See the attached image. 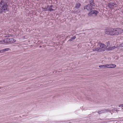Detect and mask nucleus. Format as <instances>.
Returning <instances> with one entry per match:
<instances>
[{
    "label": "nucleus",
    "instance_id": "nucleus-20",
    "mask_svg": "<svg viewBox=\"0 0 123 123\" xmlns=\"http://www.w3.org/2000/svg\"><path fill=\"white\" fill-rule=\"evenodd\" d=\"M123 47V43H122L120 44L118 46L119 47Z\"/></svg>",
    "mask_w": 123,
    "mask_h": 123
},
{
    "label": "nucleus",
    "instance_id": "nucleus-5",
    "mask_svg": "<svg viewBox=\"0 0 123 123\" xmlns=\"http://www.w3.org/2000/svg\"><path fill=\"white\" fill-rule=\"evenodd\" d=\"M106 45L104 44L101 43L100 45L99 48L100 49V51H105V49L106 47Z\"/></svg>",
    "mask_w": 123,
    "mask_h": 123
},
{
    "label": "nucleus",
    "instance_id": "nucleus-23",
    "mask_svg": "<svg viewBox=\"0 0 123 123\" xmlns=\"http://www.w3.org/2000/svg\"><path fill=\"white\" fill-rule=\"evenodd\" d=\"M116 106L117 107H123V104H121L119 105L118 106Z\"/></svg>",
    "mask_w": 123,
    "mask_h": 123
},
{
    "label": "nucleus",
    "instance_id": "nucleus-18",
    "mask_svg": "<svg viewBox=\"0 0 123 123\" xmlns=\"http://www.w3.org/2000/svg\"><path fill=\"white\" fill-rule=\"evenodd\" d=\"M48 8H47H47H43V7L42 8V9L43 10V11H47V10H48Z\"/></svg>",
    "mask_w": 123,
    "mask_h": 123
},
{
    "label": "nucleus",
    "instance_id": "nucleus-12",
    "mask_svg": "<svg viewBox=\"0 0 123 123\" xmlns=\"http://www.w3.org/2000/svg\"><path fill=\"white\" fill-rule=\"evenodd\" d=\"M10 38H7L4 40V41L5 43H10Z\"/></svg>",
    "mask_w": 123,
    "mask_h": 123
},
{
    "label": "nucleus",
    "instance_id": "nucleus-22",
    "mask_svg": "<svg viewBox=\"0 0 123 123\" xmlns=\"http://www.w3.org/2000/svg\"><path fill=\"white\" fill-rule=\"evenodd\" d=\"M106 68H111L110 64H106Z\"/></svg>",
    "mask_w": 123,
    "mask_h": 123
},
{
    "label": "nucleus",
    "instance_id": "nucleus-26",
    "mask_svg": "<svg viewBox=\"0 0 123 123\" xmlns=\"http://www.w3.org/2000/svg\"><path fill=\"white\" fill-rule=\"evenodd\" d=\"M80 12V10L79 9H78L77 10V11L76 12Z\"/></svg>",
    "mask_w": 123,
    "mask_h": 123
},
{
    "label": "nucleus",
    "instance_id": "nucleus-1",
    "mask_svg": "<svg viewBox=\"0 0 123 123\" xmlns=\"http://www.w3.org/2000/svg\"><path fill=\"white\" fill-rule=\"evenodd\" d=\"M123 32V29L119 28H111L110 29L106 30L105 31L106 34L112 36L117 35Z\"/></svg>",
    "mask_w": 123,
    "mask_h": 123
},
{
    "label": "nucleus",
    "instance_id": "nucleus-6",
    "mask_svg": "<svg viewBox=\"0 0 123 123\" xmlns=\"http://www.w3.org/2000/svg\"><path fill=\"white\" fill-rule=\"evenodd\" d=\"M114 5H116L115 3L113 2H111L109 3L108 4V7L110 8H113V6Z\"/></svg>",
    "mask_w": 123,
    "mask_h": 123
},
{
    "label": "nucleus",
    "instance_id": "nucleus-24",
    "mask_svg": "<svg viewBox=\"0 0 123 123\" xmlns=\"http://www.w3.org/2000/svg\"><path fill=\"white\" fill-rule=\"evenodd\" d=\"M111 47H112V50L113 49H115V48H117V47H116L115 46H114Z\"/></svg>",
    "mask_w": 123,
    "mask_h": 123
},
{
    "label": "nucleus",
    "instance_id": "nucleus-9",
    "mask_svg": "<svg viewBox=\"0 0 123 123\" xmlns=\"http://www.w3.org/2000/svg\"><path fill=\"white\" fill-rule=\"evenodd\" d=\"M81 6V5L78 2H76L75 5V7L76 9H79L80 8Z\"/></svg>",
    "mask_w": 123,
    "mask_h": 123
},
{
    "label": "nucleus",
    "instance_id": "nucleus-21",
    "mask_svg": "<svg viewBox=\"0 0 123 123\" xmlns=\"http://www.w3.org/2000/svg\"><path fill=\"white\" fill-rule=\"evenodd\" d=\"M110 42L108 41V42H106V45L107 47L109 46L110 45Z\"/></svg>",
    "mask_w": 123,
    "mask_h": 123
},
{
    "label": "nucleus",
    "instance_id": "nucleus-3",
    "mask_svg": "<svg viewBox=\"0 0 123 123\" xmlns=\"http://www.w3.org/2000/svg\"><path fill=\"white\" fill-rule=\"evenodd\" d=\"M8 7L7 4H5V5L1 6L0 7V13L2 14L4 12L5 13V11H7V8Z\"/></svg>",
    "mask_w": 123,
    "mask_h": 123
},
{
    "label": "nucleus",
    "instance_id": "nucleus-2",
    "mask_svg": "<svg viewBox=\"0 0 123 123\" xmlns=\"http://www.w3.org/2000/svg\"><path fill=\"white\" fill-rule=\"evenodd\" d=\"M99 13V12L95 10H92L87 13L88 17H92L97 16Z\"/></svg>",
    "mask_w": 123,
    "mask_h": 123
},
{
    "label": "nucleus",
    "instance_id": "nucleus-19",
    "mask_svg": "<svg viewBox=\"0 0 123 123\" xmlns=\"http://www.w3.org/2000/svg\"><path fill=\"white\" fill-rule=\"evenodd\" d=\"M106 50L108 51L111 50H112V47H110L107 48H106Z\"/></svg>",
    "mask_w": 123,
    "mask_h": 123
},
{
    "label": "nucleus",
    "instance_id": "nucleus-17",
    "mask_svg": "<svg viewBox=\"0 0 123 123\" xmlns=\"http://www.w3.org/2000/svg\"><path fill=\"white\" fill-rule=\"evenodd\" d=\"M110 66L111 68H114L116 66L115 65L112 64H110Z\"/></svg>",
    "mask_w": 123,
    "mask_h": 123
},
{
    "label": "nucleus",
    "instance_id": "nucleus-16",
    "mask_svg": "<svg viewBox=\"0 0 123 123\" xmlns=\"http://www.w3.org/2000/svg\"><path fill=\"white\" fill-rule=\"evenodd\" d=\"M99 67L100 68H106V65H99Z\"/></svg>",
    "mask_w": 123,
    "mask_h": 123
},
{
    "label": "nucleus",
    "instance_id": "nucleus-7",
    "mask_svg": "<svg viewBox=\"0 0 123 123\" xmlns=\"http://www.w3.org/2000/svg\"><path fill=\"white\" fill-rule=\"evenodd\" d=\"M5 4H7V2H6L4 0H1L0 1V7L1 6L5 5Z\"/></svg>",
    "mask_w": 123,
    "mask_h": 123
},
{
    "label": "nucleus",
    "instance_id": "nucleus-15",
    "mask_svg": "<svg viewBox=\"0 0 123 123\" xmlns=\"http://www.w3.org/2000/svg\"><path fill=\"white\" fill-rule=\"evenodd\" d=\"M93 51H100V49L99 47H98L95 49H93Z\"/></svg>",
    "mask_w": 123,
    "mask_h": 123
},
{
    "label": "nucleus",
    "instance_id": "nucleus-14",
    "mask_svg": "<svg viewBox=\"0 0 123 123\" xmlns=\"http://www.w3.org/2000/svg\"><path fill=\"white\" fill-rule=\"evenodd\" d=\"M76 38V37L75 36H74L73 37H71V38L70 39L68 40L67 42H68L69 41H73Z\"/></svg>",
    "mask_w": 123,
    "mask_h": 123
},
{
    "label": "nucleus",
    "instance_id": "nucleus-30",
    "mask_svg": "<svg viewBox=\"0 0 123 123\" xmlns=\"http://www.w3.org/2000/svg\"><path fill=\"white\" fill-rule=\"evenodd\" d=\"M41 47H42V46H40V48H41Z\"/></svg>",
    "mask_w": 123,
    "mask_h": 123
},
{
    "label": "nucleus",
    "instance_id": "nucleus-29",
    "mask_svg": "<svg viewBox=\"0 0 123 123\" xmlns=\"http://www.w3.org/2000/svg\"><path fill=\"white\" fill-rule=\"evenodd\" d=\"M108 110V111H110V110H109V109H108V110Z\"/></svg>",
    "mask_w": 123,
    "mask_h": 123
},
{
    "label": "nucleus",
    "instance_id": "nucleus-10",
    "mask_svg": "<svg viewBox=\"0 0 123 123\" xmlns=\"http://www.w3.org/2000/svg\"><path fill=\"white\" fill-rule=\"evenodd\" d=\"M9 49V48H6L0 50V53H4L6 51H8Z\"/></svg>",
    "mask_w": 123,
    "mask_h": 123
},
{
    "label": "nucleus",
    "instance_id": "nucleus-27",
    "mask_svg": "<svg viewBox=\"0 0 123 123\" xmlns=\"http://www.w3.org/2000/svg\"><path fill=\"white\" fill-rule=\"evenodd\" d=\"M103 111H107V110H104Z\"/></svg>",
    "mask_w": 123,
    "mask_h": 123
},
{
    "label": "nucleus",
    "instance_id": "nucleus-4",
    "mask_svg": "<svg viewBox=\"0 0 123 123\" xmlns=\"http://www.w3.org/2000/svg\"><path fill=\"white\" fill-rule=\"evenodd\" d=\"M84 10H86L87 11H89L90 10H92V8L89 4L84 6Z\"/></svg>",
    "mask_w": 123,
    "mask_h": 123
},
{
    "label": "nucleus",
    "instance_id": "nucleus-8",
    "mask_svg": "<svg viewBox=\"0 0 123 123\" xmlns=\"http://www.w3.org/2000/svg\"><path fill=\"white\" fill-rule=\"evenodd\" d=\"M47 8H48V11L50 12H51L54 11V10L52 8V7L53 6V5H51L50 6L49 5L47 6Z\"/></svg>",
    "mask_w": 123,
    "mask_h": 123
},
{
    "label": "nucleus",
    "instance_id": "nucleus-28",
    "mask_svg": "<svg viewBox=\"0 0 123 123\" xmlns=\"http://www.w3.org/2000/svg\"><path fill=\"white\" fill-rule=\"evenodd\" d=\"M3 88V87H0V89H1V88Z\"/></svg>",
    "mask_w": 123,
    "mask_h": 123
},
{
    "label": "nucleus",
    "instance_id": "nucleus-11",
    "mask_svg": "<svg viewBox=\"0 0 123 123\" xmlns=\"http://www.w3.org/2000/svg\"><path fill=\"white\" fill-rule=\"evenodd\" d=\"M94 0H93V1H92V2H91V3H90V4H88L92 8L93 7H95V4L94 3Z\"/></svg>",
    "mask_w": 123,
    "mask_h": 123
},
{
    "label": "nucleus",
    "instance_id": "nucleus-25",
    "mask_svg": "<svg viewBox=\"0 0 123 123\" xmlns=\"http://www.w3.org/2000/svg\"><path fill=\"white\" fill-rule=\"evenodd\" d=\"M92 1H93V0H89V3H91V2H92Z\"/></svg>",
    "mask_w": 123,
    "mask_h": 123
},
{
    "label": "nucleus",
    "instance_id": "nucleus-31",
    "mask_svg": "<svg viewBox=\"0 0 123 123\" xmlns=\"http://www.w3.org/2000/svg\"><path fill=\"white\" fill-rule=\"evenodd\" d=\"M69 37V36H67V37Z\"/></svg>",
    "mask_w": 123,
    "mask_h": 123
},
{
    "label": "nucleus",
    "instance_id": "nucleus-13",
    "mask_svg": "<svg viewBox=\"0 0 123 123\" xmlns=\"http://www.w3.org/2000/svg\"><path fill=\"white\" fill-rule=\"evenodd\" d=\"M10 43H13L15 42L16 40L13 38H10Z\"/></svg>",
    "mask_w": 123,
    "mask_h": 123
}]
</instances>
